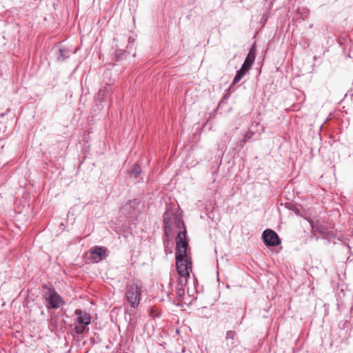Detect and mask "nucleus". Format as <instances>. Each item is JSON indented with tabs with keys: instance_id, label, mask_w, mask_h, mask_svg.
<instances>
[{
	"instance_id": "1",
	"label": "nucleus",
	"mask_w": 353,
	"mask_h": 353,
	"mask_svg": "<svg viewBox=\"0 0 353 353\" xmlns=\"http://www.w3.org/2000/svg\"><path fill=\"white\" fill-rule=\"evenodd\" d=\"M176 224L177 228H183V230L179 232L176 237V249L175 259L176 270L179 276H190L192 263L187 253L189 247V239L183 221L177 219Z\"/></svg>"
},
{
	"instance_id": "2",
	"label": "nucleus",
	"mask_w": 353,
	"mask_h": 353,
	"mask_svg": "<svg viewBox=\"0 0 353 353\" xmlns=\"http://www.w3.org/2000/svg\"><path fill=\"white\" fill-rule=\"evenodd\" d=\"M143 292V283L141 281H133L126 285L125 299L132 308H137Z\"/></svg>"
},
{
	"instance_id": "3",
	"label": "nucleus",
	"mask_w": 353,
	"mask_h": 353,
	"mask_svg": "<svg viewBox=\"0 0 353 353\" xmlns=\"http://www.w3.org/2000/svg\"><path fill=\"white\" fill-rule=\"evenodd\" d=\"M145 208V203L140 199L128 200L121 208V213L132 221L135 220Z\"/></svg>"
},
{
	"instance_id": "4",
	"label": "nucleus",
	"mask_w": 353,
	"mask_h": 353,
	"mask_svg": "<svg viewBox=\"0 0 353 353\" xmlns=\"http://www.w3.org/2000/svg\"><path fill=\"white\" fill-rule=\"evenodd\" d=\"M43 297L48 304V307L50 309H58L65 304L63 299L58 294L54 288L43 286Z\"/></svg>"
},
{
	"instance_id": "5",
	"label": "nucleus",
	"mask_w": 353,
	"mask_h": 353,
	"mask_svg": "<svg viewBox=\"0 0 353 353\" xmlns=\"http://www.w3.org/2000/svg\"><path fill=\"white\" fill-rule=\"evenodd\" d=\"M74 314L77 316L75 321L78 325H74L73 330L77 334H82L88 330V325L91 322V316L87 312L81 309H76Z\"/></svg>"
},
{
	"instance_id": "6",
	"label": "nucleus",
	"mask_w": 353,
	"mask_h": 353,
	"mask_svg": "<svg viewBox=\"0 0 353 353\" xmlns=\"http://www.w3.org/2000/svg\"><path fill=\"white\" fill-rule=\"evenodd\" d=\"M262 239L268 247L278 246L281 243L277 233L272 229H266L263 232Z\"/></svg>"
},
{
	"instance_id": "7",
	"label": "nucleus",
	"mask_w": 353,
	"mask_h": 353,
	"mask_svg": "<svg viewBox=\"0 0 353 353\" xmlns=\"http://www.w3.org/2000/svg\"><path fill=\"white\" fill-rule=\"evenodd\" d=\"M90 260L93 263H99L108 256L109 250L103 246H94L90 250Z\"/></svg>"
},
{
	"instance_id": "8",
	"label": "nucleus",
	"mask_w": 353,
	"mask_h": 353,
	"mask_svg": "<svg viewBox=\"0 0 353 353\" xmlns=\"http://www.w3.org/2000/svg\"><path fill=\"white\" fill-rule=\"evenodd\" d=\"M256 47L255 44H252L251 48L249 50L248 54H247L245 59L242 65V66H245L248 70H250L256 57Z\"/></svg>"
},
{
	"instance_id": "9",
	"label": "nucleus",
	"mask_w": 353,
	"mask_h": 353,
	"mask_svg": "<svg viewBox=\"0 0 353 353\" xmlns=\"http://www.w3.org/2000/svg\"><path fill=\"white\" fill-rule=\"evenodd\" d=\"M249 70H248V68H246L245 66L241 65V68L236 71L234 79L228 90V92H234V88L233 86L239 83L241 79L245 75V74L248 72Z\"/></svg>"
},
{
	"instance_id": "10",
	"label": "nucleus",
	"mask_w": 353,
	"mask_h": 353,
	"mask_svg": "<svg viewBox=\"0 0 353 353\" xmlns=\"http://www.w3.org/2000/svg\"><path fill=\"white\" fill-rule=\"evenodd\" d=\"M236 337V333L234 330H229L225 334V345L228 350L233 349L236 345L235 339Z\"/></svg>"
},
{
	"instance_id": "11",
	"label": "nucleus",
	"mask_w": 353,
	"mask_h": 353,
	"mask_svg": "<svg viewBox=\"0 0 353 353\" xmlns=\"http://www.w3.org/2000/svg\"><path fill=\"white\" fill-rule=\"evenodd\" d=\"M142 172L141 165L139 163H135L133 167L128 171L129 175L133 179H138Z\"/></svg>"
},
{
	"instance_id": "12",
	"label": "nucleus",
	"mask_w": 353,
	"mask_h": 353,
	"mask_svg": "<svg viewBox=\"0 0 353 353\" xmlns=\"http://www.w3.org/2000/svg\"><path fill=\"white\" fill-rule=\"evenodd\" d=\"M70 51L64 48H61L57 52V59L58 61H63L70 57Z\"/></svg>"
},
{
	"instance_id": "13",
	"label": "nucleus",
	"mask_w": 353,
	"mask_h": 353,
	"mask_svg": "<svg viewBox=\"0 0 353 353\" xmlns=\"http://www.w3.org/2000/svg\"><path fill=\"white\" fill-rule=\"evenodd\" d=\"M285 208L294 212L297 216H303L301 214V208L300 205H297L293 203L288 202L285 203Z\"/></svg>"
},
{
	"instance_id": "14",
	"label": "nucleus",
	"mask_w": 353,
	"mask_h": 353,
	"mask_svg": "<svg viewBox=\"0 0 353 353\" xmlns=\"http://www.w3.org/2000/svg\"><path fill=\"white\" fill-rule=\"evenodd\" d=\"M128 55V52L123 50H116L114 55V61H120L125 59Z\"/></svg>"
},
{
	"instance_id": "15",
	"label": "nucleus",
	"mask_w": 353,
	"mask_h": 353,
	"mask_svg": "<svg viewBox=\"0 0 353 353\" xmlns=\"http://www.w3.org/2000/svg\"><path fill=\"white\" fill-rule=\"evenodd\" d=\"M309 222L310 223V225H311L313 231L318 232L319 233H320L321 234L329 235V232L327 231V229L326 228H325L324 226L314 225V222L312 221H310Z\"/></svg>"
},
{
	"instance_id": "16",
	"label": "nucleus",
	"mask_w": 353,
	"mask_h": 353,
	"mask_svg": "<svg viewBox=\"0 0 353 353\" xmlns=\"http://www.w3.org/2000/svg\"><path fill=\"white\" fill-rule=\"evenodd\" d=\"M163 218V223H164L165 234H167L168 224H169L171 221V217H170L168 210H167L164 212Z\"/></svg>"
},
{
	"instance_id": "17",
	"label": "nucleus",
	"mask_w": 353,
	"mask_h": 353,
	"mask_svg": "<svg viewBox=\"0 0 353 353\" xmlns=\"http://www.w3.org/2000/svg\"><path fill=\"white\" fill-rule=\"evenodd\" d=\"M190 276H179L178 283L176 286H183L185 285L188 281V278Z\"/></svg>"
},
{
	"instance_id": "18",
	"label": "nucleus",
	"mask_w": 353,
	"mask_h": 353,
	"mask_svg": "<svg viewBox=\"0 0 353 353\" xmlns=\"http://www.w3.org/2000/svg\"><path fill=\"white\" fill-rule=\"evenodd\" d=\"M176 296L179 298H183L185 295V289L183 286H176Z\"/></svg>"
},
{
	"instance_id": "19",
	"label": "nucleus",
	"mask_w": 353,
	"mask_h": 353,
	"mask_svg": "<svg viewBox=\"0 0 353 353\" xmlns=\"http://www.w3.org/2000/svg\"><path fill=\"white\" fill-rule=\"evenodd\" d=\"M149 314L150 316H152L154 319L160 317V316H161V313L159 312H157L156 310H154L153 308H150Z\"/></svg>"
},
{
	"instance_id": "20",
	"label": "nucleus",
	"mask_w": 353,
	"mask_h": 353,
	"mask_svg": "<svg viewBox=\"0 0 353 353\" xmlns=\"http://www.w3.org/2000/svg\"><path fill=\"white\" fill-rule=\"evenodd\" d=\"M253 135H254V132L248 131L245 134H244L243 138L246 141H248L252 137Z\"/></svg>"
},
{
	"instance_id": "21",
	"label": "nucleus",
	"mask_w": 353,
	"mask_h": 353,
	"mask_svg": "<svg viewBox=\"0 0 353 353\" xmlns=\"http://www.w3.org/2000/svg\"><path fill=\"white\" fill-rule=\"evenodd\" d=\"M247 141L243 139L242 138L241 140H239L238 142H237V147H239L240 148H243L245 143H246Z\"/></svg>"
},
{
	"instance_id": "22",
	"label": "nucleus",
	"mask_w": 353,
	"mask_h": 353,
	"mask_svg": "<svg viewBox=\"0 0 353 353\" xmlns=\"http://www.w3.org/2000/svg\"><path fill=\"white\" fill-rule=\"evenodd\" d=\"M171 230V228H170V223L168 224V228H167V234H165V235H168V232Z\"/></svg>"
},
{
	"instance_id": "23",
	"label": "nucleus",
	"mask_w": 353,
	"mask_h": 353,
	"mask_svg": "<svg viewBox=\"0 0 353 353\" xmlns=\"http://www.w3.org/2000/svg\"><path fill=\"white\" fill-rule=\"evenodd\" d=\"M229 97V96H228L227 94H225L223 97V99H227Z\"/></svg>"
},
{
	"instance_id": "24",
	"label": "nucleus",
	"mask_w": 353,
	"mask_h": 353,
	"mask_svg": "<svg viewBox=\"0 0 353 353\" xmlns=\"http://www.w3.org/2000/svg\"><path fill=\"white\" fill-rule=\"evenodd\" d=\"M223 102V99L219 103V105H221V103Z\"/></svg>"
},
{
	"instance_id": "25",
	"label": "nucleus",
	"mask_w": 353,
	"mask_h": 353,
	"mask_svg": "<svg viewBox=\"0 0 353 353\" xmlns=\"http://www.w3.org/2000/svg\"><path fill=\"white\" fill-rule=\"evenodd\" d=\"M128 312V309H125V314H126Z\"/></svg>"
}]
</instances>
